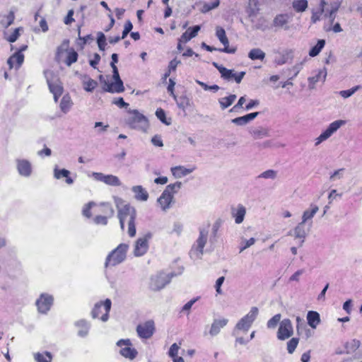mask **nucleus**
I'll return each instance as SVG.
<instances>
[{"mask_svg":"<svg viewBox=\"0 0 362 362\" xmlns=\"http://www.w3.org/2000/svg\"><path fill=\"white\" fill-rule=\"evenodd\" d=\"M361 88V86H356L351 89L346 90H341L339 92V95L344 98H348L351 97L353 94H354L357 90H360Z\"/></svg>","mask_w":362,"mask_h":362,"instance_id":"c03bdc74","label":"nucleus"},{"mask_svg":"<svg viewBox=\"0 0 362 362\" xmlns=\"http://www.w3.org/2000/svg\"><path fill=\"white\" fill-rule=\"evenodd\" d=\"M307 321L310 327L315 329L321 322L320 314L316 311H308L307 313Z\"/></svg>","mask_w":362,"mask_h":362,"instance_id":"bb28decb","label":"nucleus"},{"mask_svg":"<svg viewBox=\"0 0 362 362\" xmlns=\"http://www.w3.org/2000/svg\"><path fill=\"white\" fill-rule=\"evenodd\" d=\"M107 216H96L94 218V222L96 224H102V225H107Z\"/></svg>","mask_w":362,"mask_h":362,"instance_id":"69168bd1","label":"nucleus"},{"mask_svg":"<svg viewBox=\"0 0 362 362\" xmlns=\"http://www.w3.org/2000/svg\"><path fill=\"white\" fill-rule=\"evenodd\" d=\"M326 76H327V69L325 68L319 70L318 73L315 76L308 78L309 88L310 89L314 88V85L317 82H318L321 80L322 81H325Z\"/></svg>","mask_w":362,"mask_h":362,"instance_id":"cd10ccee","label":"nucleus"},{"mask_svg":"<svg viewBox=\"0 0 362 362\" xmlns=\"http://www.w3.org/2000/svg\"><path fill=\"white\" fill-rule=\"evenodd\" d=\"M151 143L155 146H158V147L163 146V143L161 139V136L159 135H155L154 136H153L151 139Z\"/></svg>","mask_w":362,"mask_h":362,"instance_id":"338daca9","label":"nucleus"},{"mask_svg":"<svg viewBox=\"0 0 362 362\" xmlns=\"http://www.w3.org/2000/svg\"><path fill=\"white\" fill-rule=\"evenodd\" d=\"M228 322V320L226 318L214 320L209 330V334L211 337L217 335L220 332L221 329L224 327Z\"/></svg>","mask_w":362,"mask_h":362,"instance_id":"aec40b11","label":"nucleus"},{"mask_svg":"<svg viewBox=\"0 0 362 362\" xmlns=\"http://www.w3.org/2000/svg\"><path fill=\"white\" fill-rule=\"evenodd\" d=\"M208 238V230L199 228V236L189 252L191 258L201 259L203 255V250L206 243Z\"/></svg>","mask_w":362,"mask_h":362,"instance_id":"20e7f679","label":"nucleus"},{"mask_svg":"<svg viewBox=\"0 0 362 362\" xmlns=\"http://www.w3.org/2000/svg\"><path fill=\"white\" fill-rule=\"evenodd\" d=\"M182 187V182H176L173 184H170L165 187V190L168 191L170 193L174 196L175 193L178 192V190Z\"/></svg>","mask_w":362,"mask_h":362,"instance_id":"3c124183","label":"nucleus"},{"mask_svg":"<svg viewBox=\"0 0 362 362\" xmlns=\"http://www.w3.org/2000/svg\"><path fill=\"white\" fill-rule=\"evenodd\" d=\"M299 342V339L296 337L291 338L287 342V351L289 354H293Z\"/></svg>","mask_w":362,"mask_h":362,"instance_id":"49530a36","label":"nucleus"},{"mask_svg":"<svg viewBox=\"0 0 362 362\" xmlns=\"http://www.w3.org/2000/svg\"><path fill=\"white\" fill-rule=\"evenodd\" d=\"M325 40H319L316 45H315L309 52V55L312 57H316L325 47Z\"/></svg>","mask_w":362,"mask_h":362,"instance_id":"ea45409f","label":"nucleus"},{"mask_svg":"<svg viewBox=\"0 0 362 362\" xmlns=\"http://www.w3.org/2000/svg\"><path fill=\"white\" fill-rule=\"evenodd\" d=\"M281 315V314H276L273 316L267 323V326L269 329L275 328L278 323L280 322Z\"/></svg>","mask_w":362,"mask_h":362,"instance_id":"09e8293b","label":"nucleus"},{"mask_svg":"<svg viewBox=\"0 0 362 362\" xmlns=\"http://www.w3.org/2000/svg\"><path fill=\"white\" fill-rule=\"evenodd\" d=\"M23 60L24 55L21 52H17L8 58L7 63L9 65L10 69H11L13 66L14 62H16L18 66H20L23 64Z\"/></svg>","mask_w":362,"mask_h":362,"instance_id":"2f4dec72","label":"nucleus"},{"mask_svg":"<svg viewBox=\"0 0 362 362\" xmlns=\"http://www.w3.org/2000/svg\"><path fill=\"white\" fill-rule=\"evenodd\" d=\"M296 331L298 334H300V332L302 329L306 327L304 320L299 316H297L296 318Z\"/></svg>","mask_w":362,"mask_h":362,"instance_id":"13d9d810","label":"nucleus"},{"mask_svg":"<svg viewBox=\"0 0 362 362\" xmlns=\"http://www.w3.org/2000/svg\"><path fill=\"white\" fill-rule=\"evenodd\" d=\"M156 115L163 124H165L167 125H169L170 124V122H168L166 120L165 112L163 109H157L156 112Z\"/></svg>","mask_w":362,"mask_h":362,"instance_id":"4d7b16f0","label":"nucleus"},{"mask_svg":"<svg viewBox=\"0 0 362 362\" xmlns=\"http://www.w3.org/2000/svg\"><path fill=\"white\" fill-rule=\"evenodd\" d=\"M111 300L108 298H107L104 302L101 301L97 303L91 312L92 317L93 318L98 317L100 314L102 313L101 309L103 307L105 313L103 315H102L100 319L102 321L106 322L108 320L109 312L111 308Z\"/></svg>","mask_w":362,"mask_h":362,"instance_id":"6e6552de","label":"nucleus"},{"mask_svg":"<svg viewBox=\"0 0 362 362\" xmlns=\"http://www.w3.org/2000/svg\"><path fill=\"white\" fill-rule=\"evenodd\" d=\"M44 74L50 92L53 95H62L63 87L57 76L52 71H45Z\"/></svg>","mask_w":362,"mask_h":362,"instance_id":"423d86ee","label":"nucleus"},{"mask_svg":"<svg viewBox=\"0 0 362 362\" xmlns=\"http://www.w3.org/2000/svg\"><path fill=\"white\" fill-rule=\"evenodd\" d=\"M117 216L119 220L121 228L124 230L125 219L127 218H129V219H136V211L134 207L131 206L129 204H125L118 209Z\"/></svg>","mask_w":362,"mask_h":362,"instance_id":"9d476101","label":"nucleus"},{"mask_svg":"<svg viewBox=\"0 0 362 362\" xmlns=\"http://www.w3.org/2000/svg\"><path fill=\"white\" fill-rule=\"evenodd\" d=\"M200 30L199 25H195L193 28H188L180 37L179 41L187 42L192 38L197 35L198 32Z\"/></svg>","mask_w":362,"mask_h":362,"instance_id":"a878e982","label":"nucleus"},{"mask_svg":"<svg viewBox=\"0 0 362 362\" xmlns=\"http://www.w3.org/2000/svg\"><path fill=\"white\" fill-rule=\"evenodd\" d=\"M97 42L99 49L101 51H104L106 45V37L105 35L101 32H99L98 33Z\"/></svg>","mask_w":362,"mask_h":362,"instance_id":"603ef678","label":"nucleus"},{"mask_svg":"<svg viewBox=\"0 0 362 362\" xmlns=\"http://www.w3.org/2000/svg\"><path fill=\"white\" fill-rule=\"evenodd\" d=\"M220 4L219 0H215L212 3H206L204 4L202 11L203 13L209 12V11L216 8Z\"/></svg>","mask_w":362,"mask_h":362,"instance_id":"5fc2aeb1","label":"nucleus"},{"mask_svg":"<svg viewBox=\"0 0 362 362\" xmlns=\"http://www.w3.org/2000/svg\"><path fill=\"white\" fill-rule=\"evenodd\" d=\"M53 303V297L47 293H42L36 301L37 310L41 313H47Z\"/></svg>","mask_w":362,"mask_h":362,"instance_id":"4468645a","label":"nucleus"},{"mask_svg":"<svg viewBox=\"0 0 362 362\" xmlns=\"http://www.w3.org/2000/svg\"><path fill=\"white\" fill-rule=\"evenodd\" d=\"M193 170L194 168L188 169L183 166H175L171 168L173 175L179 178L191 173Z\"/></svg>","mask_w":362,"mask_h":362,"instance_id":"7c9ffc66","label":"nucleus"},{"mask_svg":"<svg viewBox=\"0 0 362 362\" xmlns=\"http://www.w3.org/2000/svg\"><path fill=\"white\" fill-rule=\"evenodd\" d=\"M83 88L88 92H92L98 85L96 81L88 78V81H83Z\"/></svg>","mask_w":362,"mask_h":362,"instance_id":"a18cd8bd","label":"nucleus"},{"mask_svg":"<svg viewBox=\"0 0 362 362\" xmlns=\"http://www.w3.org/2000/svg\"><path fill=\"white\" fill-rule=\"evenodd\" d=\"M72 102L69 95H64L61 100L60 109L64 113H66L71 107Z\"/></svg>","mask_w":362,"mask_h":362,"instance_id":"72a5a7b5","label":"nucleus"},{"mask_svg":"<svg viewBox=\"0 0 362 362\" xmlns=\"http://www.w3.org/2000/svg\"><path fill=\"white\" fill-rule=\"evenodd\" d=\"M92 177L97 181H100L110 186H120L121 182L118 177L113 175H105L102 173H93Z\"/></svg>","mask_w":362,"mask_h":362,"instance_id":"ddd939ff","label":"nucleus"},{"mask_svg":"<svg viewBox=\"0 0 362 362\" xmlns=\"http://www.w3.org/2000/svg\"><path fill=\"white\" fill-rule=\"evenodd\" d=\"M124 90V87L122 80L116 81L113 83V93H122Z\"/></svg>","mask_w":362,"mask_h":362,"instance_id":"680f3d73","label":"nucleus"},{"mask_svg":"<svg viewBox=\"0 0 362 362\" xmlns=\"http://www.w3.org/2000/svg\"><path fill=\"white\" fill-rule=\"evenodd\" d=\"M76 326L80 327L78 334L80 337H84L88 333L89 325L86 320H81L76 322Z\"/></svg>","mask_w":362,"mask_h":362,"instance_id":"e433bc0d","label":"nucleus"},{"mask_svg":"<svg viewBox=\"0 0 362 362\" xmlns=\"http://www.w3.org/2000/svg\"><path fill=\"white\" fill-rule=\"evenodd\" d=\"M259 313V309L257 307H252L250 312L243 317H242L236 324L233 332V335H238V330L247 332L253 322L257 318Z\"/></svg>","mask_w":362,"mask_h":362,"instance_id":"7ed1b4c3","label":"nucleus"},{"mask_svg":"<svg viewBox=\"0 0 362 362\" xmlns=\"http://www.w3.org/2000/svg\"><path fill=\"white\" fill-rule=\"evenodd\" d=\"M173 276V273L167 274L163 272H160L153 276L151 278V289L155 291L162 289L170 281L171 277Z\"/></svg>","mask_w":362,"mask_h":362,"instance_id":"39448f33","label":"nucleus"},{"mask_svg":"<svg viewBox=\"0 0 362 362\" xmlns=\"http://www.w3.org/2000/svg\"><path fill=\"white\" fill-rule=\"evenodd\" d=\"M292 6L296 12H298V13L303 12L308 8V1L307 0H293V1L292 3Z\"/></svg>","mask_w":362,"mask_h":362,"instance_id":"c9c22d12","label":"nucleus"},{"mask_svg":"<svg viewBox=\"0 0 362 362\" xmlns=\"http://www.w3.org/2000/svg\"><path fill=\"white\" fill-rule=\"evenodd\" d=\"M70 172L66 169H58L57 166H56L54 169V177L59 180L62 177H66V182L69 185H71L74 182L72 178L69 177Z\"/></svg>","mask_w":362,"mask_h":362,"instance_id":"c85d7f7f","label":"nucleus"},{"mask_svg":"<svg viewBox=\"0 0 362 362\" xmlns=\"http://www.w3.org/2000/svg\"><path fill=\"white\" fill-rule=\"evenodd\" d=\"M259 114V112H252L246 115L233 119L231 122L238 126H244L255 119Z\"/></svg>","mask_w":362,"mask_h":362,"instance_id":"5701e85b","label":"nucleus"},{"mask_svg":"<svg viewBox=\"0 0 362 362\" xmlns=\"http://www.w3.org/2000/svg\"><path fill=\"white\" fill-rule=\"evenodd\" d=\"M100 206L103 207V212L105 214V216L108 218L113 216L115 211L112 205L109 203H102Z\"/></svg>","mask_w":362,"mask_h":362,"instance_id":"de8ad7c7","label":"nucleus"},{"mask_svg":"<svg viewBox=\"0 0 362 362\" xmlns=\"http://www.w3.org/2000/svg\"><path fill=\"white\" fill-rule=\"evenodd\" d=\"M224 280H225V277L224 276H221L216 281L215 288H216V293L218 294H222L223 293L222 290H221V286L223 284Z\"/></svg>","mask_w":362,"mask_h":362,"instance_id":"0e129e2a","label":"nucleus"},{"mask_svg":"<svg viewBox=\"0 0 362 362\" xmlns=\"http://www.w3.org/2000/svg\"><path fill=\"white\" fill-rule=\"evenodd\" d=\"M176 100L177 106L182 110L190 105V100L186 95H182Z\"/></svg>","mask_w":362,"mask_h":362,"instance_id":"8fccbe9b","label":"nucleus"},{"mask_svg":"<svg viewBox=\"0 0 362 362\" xmlns=\"http://www.w3.org/2000/svg\"><path fill=\"white\" fill-rule=\"evenodd\" d=\"M216 35L218 38L220 42L224 45V47L223 49H218L219 52L229 54H234L236 52L235 47H229L228 39L226 37V32L223 28L217 27Z\"/></svg>","mask_w":362,"mask_h":362,"instance_id":"2eb2a0df","label":"nucleus"},{"mask_svg":"<svg viewBox=\"0 0 362 362\" xmlns=\"http://www.w3.org/2000/svg\"><path fill=\"white\" fill-rule=\"evenodd\" d=\"M21 28H16L13 33L7 38V40L10 42H14L17 40L20 35L19 30Z\"/></svg>","mask_w":362,"mask_h":362,"instance_id":"774afa93","label":"nucleus"},{"mask_svg":"<svg viewBox=\"0 0 362 362\" xmlns=\"http://www.w3.org/2000/svg\"><path fill=\"white\" fill-rule=\"evenodd\" d=\"M34 358L37 362H51L52 356L50 352L45 351V353H37L35 354Z\"/></svg>","mask_w":362,"mask_h":362,"instance_id":"a19ab883","label":"nucleus"},{"mask_svg":"<svg viewBox=\"0 0 362 362\" xmlns=\"http://www.w3.org/2000/svg\"><path fill=\"white\" fill-rule=\"evenodd\" d=\"M304 224L303 222L299 223L293 229V234L292 231L288 232L289 235H293L295 238H301L302 240L300 242V246L304 243V239L307 235V232L305 230Z\"/></svg>","mask_w":362,"mask_h":362,"instance_id":"b1692460","label":"nucleus"},{"mask_svg":"<svg viewBox=\"0 0 362 362\" xmlns=\"http://www.w3.org/2000/svg\"><path fill=\"white\" fill-rule=\"evenodd\" d=\"M344 120H336L332 122L327 129L323 132L317 139L315 145H319L323 141L327 140L329 138L334 132H336L342 125L345 124Z\"/></svg>","mask_w":362,"mask_h":362,"instance_id":"1a4fd4ad","label":"nucleus"},{"mask_svg":"<svg viewBox=\"0 0 362 362\" xmlns=\"http://www.w3.org/2000/svg\"><path fill=\"white\" fill-rule=\"evenodd\" d=\"M277 175V172L274 170H267L263 173H262L258 177L264 178V179H275Z\"/></svg>","mask_w":362,"mask_h":362,"instance_id":"864d4df0","label":"nucleus"},{"mask_svg":"<svg viewBox=\"0 0 362 362\" xmlns=\"http://www.w3.org/2000/svg\"><path fill=\"white\" fill-rule=\"evenodd\" d=\"M78 59V53L73 49L67 51V57L65 61L66 64L70 66L73 63H75Z\"/></svg>","mask_w":362,"mask_h":362,"instance_id":"79ce46f5","label":"nucleus"},{"mask_svg":"<svg viewBox=\"0 0 362 362\" xmlns=\"http://www.w3.org/2000/svg\"><path fill=\"white\" fill-rule=\"evenodd\" d=\"M95 205V203L93 202L88 203L83 209V215L87 218H90L91 216L90 209Z\"/></svg>","mask_w":362,"mask_h":362,"instance_id":"052dcab7","label":"nucleus"},{"mask_svg":"<svg viewBox=\"0 0 362 362\" xmlns=\"http://www.w3.org/2000/svg\"><path fill=\"white\" fill-rule=\"evenodd\" d=\"M246 214V209L244 206L239 204L237 208H231V215L235 218V222L237 224L241 223Z\"/></svg>","mask_w":362,"mask_h":362,"instance_id":"412c9836","label":"nucleus"},{"mask_svg":"<svg viewBox=\"0 0 362 362\" xmlns=\"http://www.w3.org/2000/svg\"><path fill=\"white\" fill-rule=\"evenodd\" d=\"M237 96L235 94H231L227 97L221 98L218 100V103L222 110H225L230 106L235 100Z\"/></svg>","mask_w":362,"mask_h":362,"instance_id":"473e14b6","label":"nucleus"},{"mask_svg":"<svg viewBox=\"0 0 362 362\" xmlns=\"http://www.w3.org/2000/svg\"><path fill=\"white\" fill-rule=\"evenodd\" d=\"M129 245L126 243L119 244L115 249L111 251L106 257L105 267L110 266L115 267L123 262L127 257V252Z\"/></svg>","mask_w":362,"mask_h":362,"instance_id":"f257e3e1","label":"nucleus"},{"mask_svg":"<svg viewBox=\"0 0 362 362\" xmlns=\"http://www.w3.org/2000/svg\"><path fill=\"white\" fill-rule=\"evenodd\" d=\"M17 170L18 173L23 177H29L32 173L31 163L25 159H18L16 160Z\"/></svg>","mask_w":362,"mask_h":362,"instance_id":"6ab92c4d","label":"nucleus"},{"mask_svg":"<svg viewBox=\"0 0 362 362\" xmlns=\"http://www.w3.org/2000/svg\"><path fill=\"white\" fill-rule=\"evenodd\" d=\"M174 196L165 189L163 192L157 202L160 205L161 209L164 211L170 209V204L173 202Z\"/></svg>","mask_w":362,"mask_h":362,"instance_id":"a211bd4d","label":"nucleus"},{"mask_svg":"<svg viewBox=\"0 0 362 362\" xmlns=\"http://www.w3.org/2000/svg\"><path fill=\"white\" fill-rule=\"evenodd\" d=\"M318 210L319 208L316 205L313 206L311 210H305L303 214L301 222L305 223L308 221L312 219Z\"/></svg>","mask_w":362,"mask_h":362,"instance_id":"4c0bfd02","label":"nucleus"},{"mask_svg":"<svg viewBox=\"0 0 362 362\" xmlns=\"http://www.w3.org/2000/svg\"><path fill=\"white\" fill-rule=\"evenodd\" d=\"M291 16L287 13H281L276 15L273 19L272 26L275 28V30L289 29L288 25Z\"/></svg>","mask_w":362,"mask_h":362,"instance_id":"dca6fc26","label":"nucleus"},{"mask_svg":"<svg viewBox=\"0 0 362 362\" xmlns=\"http://www.w3.org/2000/svg\"><path fill=\"white\" fill-rule=\"evenodd\" d=\"M132 192L134 193V198L138 201L146 202L148 198L147 191L141 185L132 187Z\"/></svg>","mask_w":362,"mask_h":362,"instance_id":"393cba45","label":"nucleus"},{"mask_svg":"<svg viewBox=\"0 0 362 362\" xmlns=\"http://www.w3.org/2000/svg\"><path fill=\"white\" fill-rule=\"evenodd\" d=\"M249 133L254 139H261L269 136V129L264 127L251 128Z\"/></svg>","mask_w":362,"mask_h":362,"instance_id":"4be33fe9","label":"nucleus"},{"mask_svg":"<svg viewBox=\"0 0 362 362\" xmlns=\"http://www.w3.org/2000/svg\"><path fill=\"white\" fill-rule=\"evenodd\" d=\"M120 354L125 358L134 359L136 358L138 352L135 349L128 346L120 350Z\"/></svg>","mask_w":362,"mask_h":362,"instance_id":"58836bf2","label":"nucleus"},{"mask_svg":"<svg viewBox=\"0 0 362 362\" xmlns=\"http://www.w3.org/2000/svg\"><path fill=\"white\" fill-rule=\"evenodd\" d=\"M136 332L142 339L151 338L155 332V324L153 320H148L136 327Z\"/></svg>","mask_w":362,"mask_h":362,"instance_id":"f8f14e48","label":"nucleus"},{"mask_svg":"<svg viewBox=\"0 0 362 362\" xmlns=\"http://www.w3.org/2000/svg\"><path fill=\"white\" fill-rule=\"evenodd\" d=\"M15 16L13 11H10L1 21V24L4 28L9 27L14 21Z\"/></svg>","mask_w":362,"mask_h":362,"instance_id":"37998d69","label":"nucleus"},{"mask_svg":"<svg viewBox=\"0 0 362 362\" xmlns=\"http://www.w3.org/2000/svg\"><path fill=\"white\" fill-rule=\"evenodd\" d=\"M179 349H180V346L176 343L173 344L170 348L169 351H168L169 356L171 358L177 357Z\"/></svg>","mask_w":362,"mask_h":362,"instance_id":"e2e57ef3","label":"nucleus"},{"mask_svg":"<svg viewBox=\"0 0 362 362\" xmlns=\"http://www.w3.org/2000/svg\"><path fill=\"white\" fill-rule=\"evenodd\" d=\"M135 219H129L128 221V234L130 237H134L136 235Z\"/></svg>","mask_w":362,"mask_h":362,"instance_id":"6e6d98bb","label":"nucleus"},{"mask_svg":"<svg viewBox=\"0 0 362 362\" xmlns=\"http://www.w3.org/2000/svg\"><path fill=\"white\" fill-rule=\"evenodd\" d=\"M152 238L151 232L146 233L144 236L139 238L134 244V255L136 257L143 256L148 249V241Z\"/></svg>","mask_w":362,"mask_h":362,"instance_id":"0eeeda50","label":"nucleus"},{"mask_svg":"<svg viewBox=\"0 0 362 362\" xmlns=\"http://www.w3.org/2000/svg\"><path fill=\"white\" fill-rule=\"evenodd\" d=\"M129 114V117L127 119V124L132 129H140L146 131L148 127L147 118L138 110H128Z\"/></svg>","mask_w":362,"mask_h":362,"instance_id":"f03ea898","label":"nucleus"},{"mask_svg":"<svg viewBox=\"0 0 362 362\" xmlns=\"http://www.w3.org/2000/svg\"><path fill=\"white\" fill-rule=\"evenodd\" d=\"M221 78L226 81L234 79L237 83H240L245 75V71H241L237 74L234 73L233 69H228L226 67L221 68Z\"/></svg>","mask_w":362,"mask_h":362,"instance_id":"f3484780","label":"nucleus"},{"mask_svg":"<svg viewBox=\"0 0 362 362\" xmlns=\"http://www.w3.org/2000/svg\"><path fill=\"white\" fill-rule=\"evenodd\" d=\"M78 40H81L82 42L81 44H80L81 48L83 47V46L89 41V40H93V36L91 35H86L85 37H81L80 34H81V29H80V27H78Z\"/></svg>","mask_w":362,"mask_h":362,"instance_id":"bf43d9fd","label":"nucleus"},{"mask_svg":"<svg viewBox=\"0 0 362 362\" xmlns=\"http://www.w3.org/2000/svg\"><path fill=\"white\" fill-rule=\"evenodd\" d=\"M361 346V341L358 339H352L349 342H346L345 344L346 351L345 353L347 354L354 353Z\"/></svg>","mask_w":362,"mask_h":362,"instance_id":"f704fd0d","label":"nucleus"},{"mask_svg":"<svg viewBox=\"0 0 362 362\" xmlns=\"http://www.w3.org/2000/svg\"><path fill=\"white\" fill-rule=\"evenodd\" d=\"M293 334V329L291 321L289 319H284L280 322L277 332V338L279 340H285Z\"/></svg>","mask_w":362,"mask_h":362,"instance_id":"9b49d317","label":"nucleus"},{"mask_svg":"<svg viewBox=\"0 0 362 362\" xmlns=\"http://www.w3.org/2000/svg\"><path fill=\"white\" fill-rule=\"evenodd\" d=\"M265 52L260 48H253L248 52V57L253 61H263L265 58Z\"/></svg>","mask_w":362,"mask_h":362,"instance_id":"c756f323","label":"nucleus"}]
</instances>
